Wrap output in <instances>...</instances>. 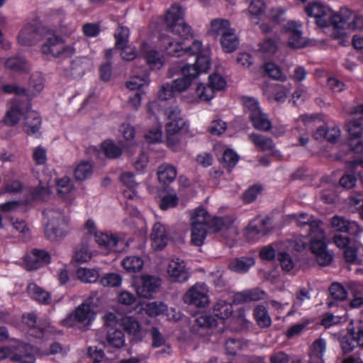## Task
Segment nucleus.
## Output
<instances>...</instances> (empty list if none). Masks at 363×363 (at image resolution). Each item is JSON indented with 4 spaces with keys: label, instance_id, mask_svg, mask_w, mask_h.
Instances as JSON below:
<instances>
[{
    "label": "nucleus",
    "instance_id": "1",
    "mask_svg": "<svg viewBox=\"0 0 363 363\" xmlns=\"http://www.w3.org/2000/svg\"><path fill=\"white\" fill-rule=\"evenodd\" d=\"M308 17L315 19L320 27L332 26L333 36L340 38L346 34V30H363V18L348 8H342L338 13L320 2L308 4L304 9Z\"/></svg>",
    "mask_w": 363,
    "mask_h": 363
},
{
    "label": "nucleus",
    "instance_id": "2",
    "mask_svg": "<svg viewBox=\"0 0 363 363\" xmlns=\"http://www.w3.org/2000/svg\"><path fill=\"white\" fill-rule=\"evenodd\" d=\"M184 10L178 5H173L167 11L165 23L167 30L180 39L177 40L169 35H160L158 46L168 55L181 57L185 55L183 40L193 36L191 27L184 21Z\"/></svg>",
    "mask_w": 363,
    "mask_h": 363
},
{
    "label": "nucleus",
    "instance_id": "3",
    "mask_svg": "<svg viewBox=\"0 0 363 363\" xmlns=\"http://www.w3.org/2000/svg\"><path fill=\"white\" fill-rule=\"evenodd\" d=\"M298 226L308 228L307 236L309 238L310 249L315 255L318 264L326 266L331 263L333 255L327 250L325 243V233L323 228V222L312 215L301 213L294 215Z\"/></svg>",
    "mask_w": 363,
    "mask_h": 363
},
{
    "label": "nucleus",
    "instance_id": "4",
    "mask_svg": "<svg viewBox=\"0 0 363 363\" xmlns=\"http://www.w3.org/2000/svg\"><path fill=\"white\" fill-rule=\"evenodd\" d=\"M189 223L191 242L195 245L201 246L208 233L219 231L225 222L221 218L211 216L204 208L199 207L191 212Z\"/></svg>",
    "mask_w": 363,
    "mask_h": 363
},
{
    "label": "nucleus",
    "instance_id": "5",
    "mask_svg": "<svg viewBox=\"0 0 363 363\" xmlns=\"http://www.w3.org/2000/svg\"><path fill=\"white\" fill-rule=\"evenodd\" d=\"M43 222L45 235L51 241L61 240L70 232L69 216L58 208H46Z\"/></svg>",
    "mask_w": 363,
    "mask_h": 363
},
{
    "label": "nucleus",
    "instance_id": "6",
    "mask_svg": "<svg viewBox=\"0 0 363 363\" xmlns=\"http://www.w3.org/2000/svg\"><path fill=\"white\" fill-rule=\"evenodd\" d=\"M99 303L98 293L92 292L89 297L76 309L74 313L69 315L63 320L65 325L72 327L74 321L84 326L89 325L95 319V309Z\"/></svg>",
    "mask_w": 363,
    "mask_h": 363
},
{
    "label": "nucleus",
    "instance_id": "7",
    "mask_svg": "<svg viewBox=\"0 0 363 363\" xmlns=\"http://www.w3.org/2000/svg\"><path fill=\"white\" fill-rule=\"evenodd\" d=\"M44 38L45 41L41 47L43 54L54 57H66L74 52L72 46L65 45L61 38L46 31Z\"/></svg>",
    "mask_w": 363,
    "mask_h": 363
},
{
    "label": "nucleus",
    "instance_id": "8",
    "mask_svg": "<svg viewBox=\"0 0 363 363\" xmlns=\"http://www.w3.org/2000/svg\"><path fill=\"white\" fill-rule=\"evenodd\" d=\"M95 242L106 253L121 252L127 247L124 235L112 232H100L96 235Z\"/></svg>",
    "mask_w": 363,
    "mask_h": 363
},
{
    "label": "nucleus",
    "instance_id": "9",
    "mask_svg": "<svg viewBox=\"0 0 363 363\" xmlns=\"http://www.w3.org/2000/svg\"><path fill=\"white\" fill-rule=\"evenodd\" d=\"M46 28L41 26L38 21L26 23L18 35V42L23 46H32L44 38Z\"/></svg>",
    "mask_w": 363,
    "mask_h": 363
},
{
    "label": "nucleus",
    "instance_id": "10",
    "mask_svg": "<svg viewBox=\"0 0 363 363\" xmlns=\"http://www.w3.org/2000/svg\"><path fill=\"white\" fill-rule=\"evenodd\" d=\"M208 288L202 282H198L190 287L183 296L185 303L198 308H204L210 303Z\"/></svg>",
    "mask_w": 363,
    "mask_h": 363
},
{
    "label": "nucleus",
    "instance_id": "11",
    "mask_svg": "<svg viewBox=\"0 0 363 363\" xmlns=\"http://www.w3.org/2000/svg\"><path fill=\"white\" fill-rule=\"evenodd\" d=\"M213 311L214 315L218 318V320L211 315L201 314L196 319L198 326L201 328H213L218 325V321L225 326V318L227 317V303L225 300H220L214 305Z\"/></svg>",
    "mask_w": 363,
    "mask_h": 363
},
{
    "label": "nucleus",
    "instance_id": "12",
    "mask_svg": "<svg viewBox=\"0 0 363 363\" xmlns=\"http://www.w3.org/2000/svg\"><path fill=\"white\" fill-rule=\"evenodd\" d=\"M156 48L157 45L151 38L144 40L140 48V54L152 69H160L164 63L163 54Z\"/></svg>",
    "mask_w": 363,
    "mask_h": 363
},
{
    "label": "nucleus",
    "instance_id": "13",
    "mask_svg": "<svg viewBox=\"0 0 363 363\" xmlns=\"http://www.w3.org/2000/svg\"><path fill=\"white\" fill-rule=\"evenodd\" d=\"M156 48L157 45L151 38L144 40L140 48V54L152 69H160L164 63L163 54Z\"/></svg>",
    "mask_w": 363,
    "mask_h": 363
},
{
    "label": "nucleus",
    "instance_id": "14",
    "mask_svg": "<svg viewBox=\"0 0 363 363\" xmlns=\"http://www.w3.org/2000/svg\"><path fill=\"white\" fill-rule=\"evenodd\" d=\"M30 110L31 107L28 101L15 99L11 102L10 107L6 113L4 123L8 125H14L17 124L21 118L24 120L26 115H27Z\"/></svg>",
    "mask_w": 363,
    "mask_h": 363
},
{
    "label": "nucleus",
    "instance_id": "15",
    "mask_svg": "<svg viewBox=\"0 0 363 363\" xmlns=\"http://www.w3.org/2000/svg\"><path fill=\"white\" fill-rule=\"evenodd\" d=\"M166 117V133L178 134L186 125L180 108L175 105L168 107L164 112Z\"/></svg>",
    "mask_w": 363,
    "mask_h": 363
},
{
    "label": "nucleus",
    "instance_id": "16",
    "mask_svg": "<svg viewBox=\"0 0 363 363\" xmlns=\"http://www.w3.org/2000/svg\"><path fill=\"white\" fill-rule=\"evenodd\" d=\"M211 60L206 55L196 57L194 64H188L181 69L182 76L193 82L201 74L206 73L210 68Z\"/></svg>",
    "mask_w": 363,
    "mask_h": 363
},
{
    "label": "nucleus",
    "instance_id": "17",
    "mask_svg": "<svg viewBox=\"0 0 363 363\" xmlns=\"http://www.w3.org/2000/svg\"><path fill=\"white\" fill-rule=\"evenodd\" d=\"M167 274L171 281L183 283L189 277V273L184 260L172 258L167 267Z\"/></svg>",
    "mask_w": 363,
    "mask_h": 363
},
{
    "label": "nucleus",
    "instance_id": "18",
    "mask_svg": "<svg viewBox=\"0 0 363 363\" xmlns=\"http://www.w3.org/2000/svg\"><path fill=\"white\" fill-rule=\"evenodd\" d=\"M160 285V278L145 274L141 277V284L137 287L136 293L140 297L151 298L158 291Z\"/></svg>",
    "mask_w": 363,
    "mask_h": 363
},
{
    "label": "nucleus",
    "instance_id": "19",
    "mask_svg": "<svg viewBox=\"0 0 363 363\" xmlns=\"http://www.w3.org/2000/svg\"><path fill=\"white\" fill-rule=\"evenodd\" d=\"M38 353H40V350L28 342V344L19 345L17 352L11 356V360L20 363H35Z\"/></svg>",
    "mask_w": 363,
    "mask_h": 363
},
{
    "label": "nucleus",
    "instance_id": "20",
    "mask_svg": "<svg viewBox=\"0 0 363 363\" xmlns=\"http://www.w3.org/2000/svg\"><path fill=\"white\" fill-rule=\"evenodd\" d=\"M159 104L157 101H154L150 102L147 106V111L148 113L155 117L157 122L156 126L150 130L145 135V138L149 143H158L162 140V132L161 125L158 123V118L156 116L157 112L159 111Z\"/></svg>",
    "mask_w": 363,
    "mask_h": 363
},
{
    "label": "nucleus",
    "instance_id": "21",
    "mask_svg": "<svg viewBox=\"0 0 363 363\" xmlns=\"http://www.w3.org/2000/svg\"><path fill=\"white\" fill-rule=\"evenodd\" d=\"M285 29L289 35L288 44L289 47L294 49H299L306 45V41L302 36L300 26L297 25L296 23L294 21L288 22Z\"/></svg>",
    "mask_w": 363,
    "mask_h": 363
},
{
    "label": "nucleus",
    "instance_id": "22",
    "mask_svg": "<svg viewBox=\"0 0 363 363\" xmlns=\"http://www.w3.org/2000/svg\"><path fill=\"white\" fill-rule=\"evenodd\" d=\"M152 245L156 250H162L169 240V233L167 227L161 223H156L150 235Z\"/></svg>",
    "mask_w": 363,
    "mask_h": 363
},
{
    "label": "nucleus",
    "instance_id": "23",
    "mask_svg": "<svg viewBox=\"0 0 363 363\" xmlns=\"http://www.w3.org/2000/svg\"><path fill=\"white\" fill-rule=\"evenodd\" d=\"M209 33L216 39H218L225 51L227 48V21L225 19L216 18L211 21Z\"/></svg>",
    "mask_w": 363,
    "mask_h": 363
},
{
    "label": "nucleus",
    "instance_id": "24",
    "mask_svg": "<svg viewBox=\"0 0 363 363\" xmlns=\"http://www.w3.org/2000/svg\"><path fill=\"white\" fill-rule=\"evenodd\" d=\"M91 63L85 57L74 60L69 67L65 69V75L74 79L81 78L86 70L90 68Z\"/></svg>",
    "mask_w": 363,
    "mask_h": 363
},
{
    "label": "nucleus",
    "instance_id": "25",
    "mask_svg": "<svg viewBox=\"0 0 363 363\" xmlns=\"http://www.w3.org/2000/svg\"><path fill=\"white\" fill-rule=\"evenodd\" d=\"M149 82V75L145 69H142L140 72L135 68L132 76L126 82V87L130 91H143L142 87L147 85Z\"/></svg>",
    "mask_w": 363,
    "mask_h": 363
},
{
    "label": "nucleus",
    "instance_id": "26",
    "mask_svg": "<svg viewBox=\"0 0 363 363\" xmlns=\"http://www.w3.org/2000/svg\"><path fill=\"white\" fill-rule=\"evenodd\" d=\"M228 318H230L228 328H230L232 331L238 332L245 330L249 328L250 324V321L245 317V311L242 308H240L238 311L231 312Z\"/></svg>",
    "mask_w": 363,
    "mask_h": 363
},
{
    "label": "nucleus",
    "instance_id": "27",
    "mask_svg": "<svg viewBox=\"0 0 363 363\" xmlns=\"http://www.w3.org/2000/svg\"><path fill=\"white\" fill-rule=\"evenodd\" d=\"M50 262L49 255L44 250H34L25 258V263L28 270L38 269L41 264Z\"/></svg>",
    "mask_w": 363,
    "mask_h": 363
},
{
    "label": "nucleus",
    "instance_id": "28",
    "mask_svg": "<svg viewBox=\"0 0 363 363\" xmlns=\"http://www.w3.org/2000/svg\"><path fill=\"white\" fill-rule=\"evenodd\" d=\"M118 320L116 315L112 313H107L104 316V323L108 328L106 340H123V331L116 328L118 324Z\"/></svg>",
    "mask_w": 363,
    "mask_h": 363
},
{
    "label": "nucleus",
    "instance_id": "29",
    "mask_svg": "<svg viewBox=\"0 0 363 363\" xmlns=\"http://www.w3.org/2000/svg\"><path fill=\"white\" fill-rule=\"evenodd\" d=\"M41 123L42 120L39 114L31 108L26 115L23 123V131L28 135H36L40 129Z\"/></svg>",
    "mask_w": 363,
    "mask_h": 363
},
{
    "label": "nucleus",
    "instance_id": "30",
    "mask_svg": "<svg viewBox=\"0 0 363 363\" xmlns=\"http://www.w3.org/2000/svg\"><path fill=\"white\" fill-rule=\"evenodd\" d=\"M145 313L151 317H156L167 312V315L168 319L177 320L179 318V314H173L172 317H169V311L167 306L160 301H154L147 303L145 307Z\"/></svg>",
    "mask_w": 363,
    "mask_h": 363
},
{
    "label": "nucleus",
    "instance_id": "31",
    "mask_svg": "<svg viewBox=\"0 0 363 363\" xmlns=\"http://www.w3.org/2000/svg\"><path fill=\"white\" fill-rule=\"evenodd\" d=\"M27 289L29 296L33 300L43 304H49L50 303L51 296L49 292L36 285L35 284H29Z\"/></svg>",
    "mask_w": 363,
    "mask_h": 363
},
{
    "label": "nucleus",
    "instance_id": "32",
    "mask_svg": "<svg viewBox=\"0 0 363 363\" xmlns=\"http://www.w3.org/2000/svg\"><path fill=\"white\" fill-rule=\"evenodd\" d=\"M268 223V219H263L259 225L250 223L247 228L245 233L246 239L249 241L255 242L263 235H266L267 233V230L264 227Z\"/></svg>",
    "mask_w": 363,
    "mask_h": 363
},
{
    "label": "nucleus",
    "instance_id": "33",
    "mask_svg": "<svg viewBox=\"0 0 363 363\" xmlns=\"http://www.w3.org/2000/svg\"><path fill=\"white\" fill-rule=\"evenodd\" d=\"M288 92L289 89L279 85L267 86L263 88V93L268 100L274 99L277 102H284L286 99Z\"/></svg>",
    "mask_w": 363,
    "mask_h": 363
},
{
    "label": "nucleus",
    "instance_id": "34",
    "mask_svg": "<svg viewBox=\"0 0 363 363\" xmlns=\"http://www.w3.org/2000/svg\"><path fill=\"white\" fill-rule=\"evenodd\" d=\"M57 194L68 202H72L74 197L69 195L73 190V184L69 177H64L56 181Z\"/></svg>",
    "mask_w": 363,
    "mask_h": 363
},
{
    "label": "nucleus",
    "instance_id": "35",
    "mask_svg": "<svg viewBox=\"0 0 363 363\" xmlns=\"http://www.w3.org/2000/svg\"><path fill=\"white\" fill-rule=\"evenodd\" d=\"M255 259L250 257H242L233 259L228 268L237 273H245L255 264Z\"/></svg>",
    "mask_w": 363,
    "mask_h": 363
},
{
    "label": "nucleus",
    "instance_id": "36",
    "mask_svg": "<svg viewBox=\"0 0 363 363\" xmlns=\"http://www.w3.org/2000/svg\"><path fill=\"white\" fill-rule=\"evenodd\" d=\"M279 42L280 39L277 35L267 38L258 44V51L264 55H272L277 52Z\"/></svg>",
    "mask_w": 363,
    "mask_h": 363
},
{
    "label": "nucleus",
    "instance_id": "37",
    "mask_svg": "<svg viewBox=\"0 0 363 363\" xmlns=\"http://www.w3.org/2000/svg\"><path fill=\"white\" fill-rule=\"evenodd\" d=\"M326 342H313L310 347L308 363H324L323 354Z\"/></svg>",
    "mask_w": 363,
    "mask_h": 363
},
{
    "label": "nucleus",
    "instance_id": "38",
    "mask_svg": "<svg viewBox=\"0 0 363 363\" xmlns=\"http://www.w3.org/2000/svg\"><path fill=\"white\" fill-rule=\"evenodd\" d=\"M249 118L252 121L253 127L258 130L267 132L272 128L271 121L262 110L253 115H250Z\"/></svg>",
    "mask_w": 363,
    "mask_h": 363
},
{
    "label": "nucleus",
    "instance_id": "39",
    "mask_svg": "<svg viewBox=\"0 0 363 363\" xmlns=\"http://www.w3.org/2000/svg\"><path fill=\"white\" fill-rule=\"evenodd\" d=\"M157 176L161 183L164 184L170 183L174 181L177 176L176 168L169 164H162L158 167Z\"/></svg>",
    "mask_w": 363,
    "mask_h": 363
},
{
    "label": "nucleus",
    "instance_id": "40",
    "mask_svg": "<svg viewBox=\"0 0 363 363\" xmlns=\"http://www.w3.org/2000/svg\"><path fill=\"white\" fill-rule=\"evenodd\" d=\"M249 140L262 151L272 150L274 148L273 140L267 136L252 133L249 135Z\"/></svg>",
    "mask_w": 363,
    "mask_h": 363
},
{
    "label": "nucleus",
    "instance_id": "41",
    "mask_svg": "<svg viewBox=\"0 0 363 363\" xmlns=\"http://www.w3.org/2000/svg\"><path fill=\"white\" fill-rule=\"evenodd\" d=\"M215 90L209 85L200 84L196 87L195 91V96L191 99V101H208L212 99L214 96Z\"/></svg>",
    "mask_w": 363,
    "mask_h": 363
},
{
    "label": "nucleus",
    "instance_id": "42",
    "mask_svg": "<svg viewBox=\"0 0 363 363\" xmlns=\"http://www.w3.org/2000/svg\"><path fill=\"white\" fill-rule=\"evenodd\" d=\"M143 260L139 256H128L122 261V266L128 272H138L143 267Z\"/></svg>",
    "mask_w": 363,
    "mask_h": 363
},
{
    "label": "nucleus",
    "instance_id": "43",
    "mask_svg": "<svg viewBox=\"0 0 363 363\" xmlns=\"http://www.w3.org/2000/svg\"><path fill=\"white\" fill-rule=\"evenodd\" d=\"M101 150L105 156L110 159L117 158L122 154V148L111 140L103 142Z\"/></svg>",
    "mask_w": 363,
    "mask_h": 363
},
{
    "label": "nucleus",
    "instance_id": "44",
    "mask_svg": "<svg viewBox=\"0 0 363 363\" xmlns=\"http://www.w3.org/2000/svg\"><path fill=\"white\" fill-rule=\"evenodd\" d=\"M92 172V164L89 162L82 161L76 166L74 170V176L77 180L84 181L89 178Z\"/></svg>",
    "mask_w": 363,
    "mask_h": 363
},
{
    "label": "nucleus",
    "instance_id": "45",
    "mask_svg": "<svg viewBox=\"0 0 363 363\" xmlns=\"http://www.w3.org/2000/svg\"><path fill=\"white\" fill-rule=\"evenodd\" d=\"M254 316L259 326L267 328L271 325V318L264 306H257L254 310Z\"/></svg>",
    "mask_w": 363,
    "mask_h": 363
},
{
    "label": "nucleus",
    "instance_id": "46",
    "mask_svg": "<svg viewBox=\"0 0 363 363\" xmlns=\"http://www.w3.org/2000/svg\"><path fill=\"white\" fill-rule=\"evenodd\" d=\"M92 255L89 246L82 243L76 248L72 259L77 262L84 263L91 260Z\"/></svg>",
    "mask_w": 363,
    "mask_h": 363
},
{
    "label": "nucleus",
    "instance_id": "47",
    "mask_svg": "<svg viewBox=\"0 0 363 363\" xmlns=\"http://www.w3.org/2000/svg\"><path fill=\"white\" fill-rule=\"evenodd\" d=\"M184 49L185 55H196V57L206 55L208 58H210L208 48L203 47L200 40H194L190 46H184Z\"/></svg>",
    "mask_w": 363,
    "mask_h": 363
},
{
    "label": "nucleus",
    "instance_id": "48",
    "mask_svg": "<svg viewBox=\"0 0 363 363\" xmlns=\"http://www.w3.org/2000/svg\"><path fill=\"white\" fill-rule=\"evenodd\" d=\"M6 67L13 71L25 72L28 69L29 65L23 57H11L4 62Z\"/></svg>",
    "mask_w": 363,
    "mask_h": 363
},
{
    "label": "nucleus",
    "instance_id": "49",
    "mask_svg": "<svg viewBox=\"0 0 363 363\" xmlns=\"http://www.w3.org/2000/svg\"><path fill=\"white\" fill-rule=\"evenodd\" d=\"M121 323L124 330L129 334L135 335L140 331V325L138 321L132 316H125L121 319Z\"/></svg>",
    "mask_w": 363,
    "mask_h": 363
},
{
    "label": "nucleus",
    "instance_id": "50",
    "mask_svg": "<svg viewBox=\"0 0 363 363\" xmlns=\"http://www.w3.org/2000/svg\"><path fill=\"white\" fill-rule=\"evenodd\" d=\"M359 249V242L354 240L348 247L344 249V259L348 263L357 264L359 259L357 252Z\"/></svg>",
    "mask_w": 363,
    "mask_h": 363
},
{
    "label": "nucleus",
    "instance_id": "51",
    "mask_svg": "<svg viewBox=\"0 0 363 363\" xmlns=\"http://www.w3.org/2000/svg\"><path fill=\"white\" fill-rule=\"evenodd\" d=\"M79 279L86 283L95 282L99 278V272L95 269L88 268H79L77 271Z\"/></svg>",
    "mask_w": 363,
    "mask_h": 363
},
{
    "label": "nucleus",
    "instance_id": "52",
    "mask_svg": "<svg viewBox=\"0 0 363 363\" xmlns=\"http://www.w3.org/2000/svg\"><path fill=\"white\" fill-rule=\"evenodd\" d=\"M350 138H359L363 134V124L359 119L350 121L346 124Z\"/></svg>",
    "mask_w": 363,
    "mask_h": 363
},
{
    "label": "nucleus",
    "instance_id": "53",
    "mask_svg": "<svg viewBox=\"0 0 363 363\" xmlns=\"http://www.w3.org/2000/svg\"><path fill=\"white\" fill-rule=\"evenodd\" d=\"M264 70L269 76L275 80L284 82L286 77L282 73L281 68L274 62H269L264 65Z\"/></svg>",
    "mask_w": 363,
    "mask_h": 363
},
{
    "label": "nucleus",
    "instance_id": "54",
    "mask_svg": "<svg viewBox=\"0 0 363 363\" xmlns=\"http://www.w3.org/2000/svg\"><path fill=\"white\" fill-rule=\"evenodd\" d=\"M129 35L130 32L127 27H118L114 33V37L116 40V48H118L123 45H125L128 42Z\"/></svg>",
    "mask_w": 363,
    "mask_h": 363
},
{
    "label": "nucleus",
    "instance_id": "55",
    "mask_svg": "<svg viewBox=\"0 0 363 363\" xmlns=\"http://www.w3.org/2000/svg\"><path fill=\"white\" fill-rule=\"evenodd\" d=\"M179 199L175 194H169L162 196L159 201L160 208L166 211L177 206Z\"/></svg>",
    "mask_w": 363,
    "mask_h": 363
},
{
    "label": "nucleus",
    "instance_id": "56",
    "mask_svg": "<svg viewBox=\"0 0 363 363\" xmlns=\"http://www.w3.org/2000/svg\"><path fill=\"white\" fill-rule=\"evenodd\" d=\"M330 296L337 301H343L347 298L346 289L339 283H333L329 288Z\"/></svg>",
    "mask_w": 363,
    "mask_h": 363
},
{
    "label": "nucleus",
    "instance_id": "57",
    "mask_svg": "<svg viewBox=\"0 0 363 363\" xmlns=\"http://www.w3.org/2000/svg\"><path fill=\"white\" fill-rule=\"evenodd\" d=\"M121 277L116 273H109L105 274L100 280V283L104 286L114 287L121 284Z\"/></svg>",
    "mask_w": 363,
    "mask_h": 363
},
{
    "label": "nucleus",
    "instance_id": "58",
    "mask_svg": "<svg viewBox=\"0 0 363 363\" xmlns=\"http://www.w3.org/2000/svg\"><path fill=\"white\" fill-rule=\"evenodd\" d=\"M311 298L310 294L308 290L305 288L299 289L295 295V298L293 301L292 308L294 311H297L299 307H301L303 303L306 300H309Z\"/></svg>",
    "mask_w": 363,
    "mask_h": 363
},
{
    "label": "nucleus",
    "instance_id": "59",
    "mask_svg": "<svg viewBox=\"0 0 363 363\" xmlns=\"http://www.w3.org/2000/svg\"><path fill=\"white\" fill-rule=\"evenodd\" d=\"M192 82L183 76L182 78H177L173 80L170 84L175 93H182L187 90L191 85Z\"/></svg>",
    "mask_w": 363,
    "mask_h": 363
},
{
    "label": "nucleus",
    "instance_id": "60",
    "mask_svg": "<svg viewBox=\"0 0 363 363\" xmlns=\"http://www.w3.org/2000/svg\"><path fill=\"white\" fill-rule=\"evenodd\" d=\"M277 259L283 270L286 272H290L294 269V261L288 253L285 252L278 253Z\"/></svg>",
    "mask_w": 363,
    "mask_h": 363
},
{
    "label": "nucleus",
    "instance_id": "61",
    "mask_svg": "<svg viewBox=\"0 0 363 363\" xmlns=\"http://www.w3.org/2000/svg\"><path fill=\"white\" fill-rule=\"evenodd\" d=\"M11 223L16 233L19 234V236L24 239L27 238L29 235V228L23 220L11 218Z\"/></svg>",
    "mask_w": 363,
    "mask_h": 363
},
{
    "label": "nucleus",
    "instance_id": "62",
    "mask_svg": "<svg viewBox=\"0 0 363 363\" xmlns=\"http://www.w3.org/2000/svg\"><path fill=\"white\" fill-rule=\"evenodd\" d=\"M242 104L248 110L249 116L253 115L261 111L258 101L253 97L243 96Z\"/></svg>",
    "mask_w": 363,
    "mask_h": 363
},
{
    "label": "nucleus",
    "instance_id": "63",
    "mask_svg": "<svg viewBox=\"0 0 363 363\" xmlns=\"http://www.w3.org/2000/svg\"><path fill=\"white\" fill-rule=\"evenodd\" d=\"M209 84L215 90H221L225 85V78L218 72H215L209 76Z\"/></svg>",
    "mask_w": 363,
    "mask_h": 363
},
{
    "label": "nucleus",
    "instance_id": "64",
    "mask_svg": "<svg viewBox=\"0 0 363 363\" xmlns=\"http://www.w3.org/2000/svg\"><path fill=\"white\" fill-rule=\"evenodd\" d=\"M30 88L35 94L40 93L44 88V79L40 74H33L30 80Z\"/></svg>",
    "mask_w": 363,
    "mask_h": 363
}]
</instances>
